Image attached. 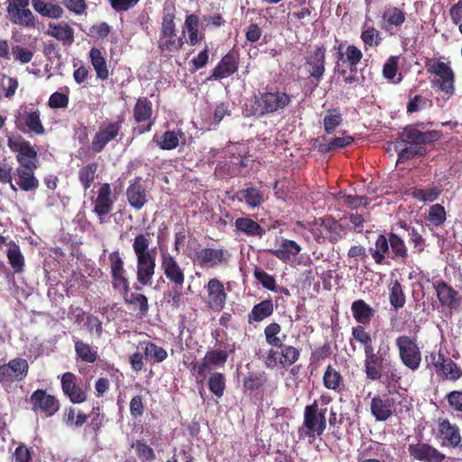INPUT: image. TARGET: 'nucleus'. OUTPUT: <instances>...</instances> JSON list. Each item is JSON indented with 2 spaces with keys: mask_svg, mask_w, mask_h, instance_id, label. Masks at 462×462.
<instances>
[{
  "mask_svg": "<svg viewBox=\"0 0 462 462\" xmlns=\"http://www.w3.org/2000/svg\"><path fill=\"white\" fill-rule=\"evenodd\" d=\"M185 134L180 129H178L177 131L168 130L162 135L153 136V142L156 143L159 148L167 151L176 149L180 141L185 143Z\"/></svg>",
  "mask_w": 462,
  "mask_h": 462,
  "instance_id": "nucleus-35",
  "label": "nucleus"
},
{
  "mask_svg": "<svg viewBox=\"0 0 462 462\" xmlns=\"http://www.w3.org/2000/svg\"><path fill=\"white\" fill-rule=\"evenodd\" d=\"M447 219L445 208L440 204H434L429 209L428 220L435 226H442Z\"/></svg>",
  "mask_w": 462,
  "mask_h": 462,
  "instance_id": "nucleus-62",
  "label": "nucleus"
},
{
  "mask_svg": "<svg viewBox=\"0 0 462 462\" xmlns=\"http://www.w3.org/2000/svg\"><path fill=\"white\" fill-rule=\"evenodd\" d=\"M133 117L134 121L139 124L137 128L139 134L151 131L154 123L152 120V103L148 97H143L137 98L134 106Z\"/></svg>",
  "mask_w": 462,
  "mask_h": 462,
  "instance_id": "nucleus-20",
  "label": "nucleus"
},
{
  "mask_svg": "<svg viewBox=\"0 0 462 462\" xmlns=\"http://www.w3.org/2000/svg\"><path fill=\"white\" fill-rule=\"evenodd\" d=\"M239 201H244L249 208H259L264 202L263 192L254 187H247L237 192Z\"/></svg>",
  "mask_w": 462,
  "mask_h": 462,
  "instance_id": "nucleus-44",
  "label": "nucleus"
},
{
  "mask_svg": "<svg viewBox=\"0 0 462 462\" xmlns=\"http://www.w3.org/2000/svg\"><path fill=\"white\" fill-rule=\"evenodd\" d=\"M235 226L238 232L244 233L249 236L262 237L264 234V229L262 226L250 217L236 218Z\"/></svg>",
  "mask_w": 462,
  "mask_h": 462,
  "instance_id": "nucleus-48",
  "label": "nucleus"
},
{
  "mask_svg": "<svg viewBox=\"0 0 462 462\" xmlns=\"http://www.w3.org/2000/svg\"><path fill=\"white\" fill-rule=\"evenodd\" d=\"M274 311L273 302L266 299L255 304L248 314V323L261 322L271 317Z\"/></svg>",
  "mask_w": 462,
  "mask_h": 462,
  "instance_id": "nucleus-42",
  "label": "nucleus"
},
{
  "mask_svg": "<svg viewBox=\"0 0 462 462\" xmlns=\"http://www.w3.org/2000/svg\"><path fill=\"white\" fill-rule=\"evenodd\" d=\"M354 341L359 343L364 347V353L374 348L372 335L365 329V325H356L351 328L350 346L355 351L356 346Z\"/></svg>",
  "mask_w": 462,
  "mask_h": 462,
  "instance_id": "nucleus-43",
  "label": "nucleus"
},
{
  "mask_svg": "<svg viewBox=\"0 0 462 462\" xmlns=\"http://www.w3.org/2000/svg\"><path fill=\"white\" fill-rule=\"evenodd\" d=\"M239 68V54L235 51H228L212 70L208 80H219L235 74Z\"/></svg>",
  "mask_w": 462,
  "mask_h": 462,
  "instance_id": "nucleus-24",
  "label": "nucleus"
},
{
  "mask_svg": "<svg viewBox=\"0 0 462 462\" xmlns=\"http://www.w3.org/2000/svg\"><path fill=\"white\" fill-rule=\"evenodd\" d=\"M390 240L388 235L380 234L373 246L368 248V252L374 262L378 265L389 264L390 259Z\"/></svg>",
  "mask_w": 462,
  "mask_h": 462,
  "instance_id": "nucleus-32",
  "label": "nucleus"
},
{
  "mask_svg": "<svg viewBox=\"0 0 462 462\" xmlns=\"http://www.w3.org/2000/svg\"><path fill=\"white\" fill-rule=\"evenodd\" d=\"M30 0H7L6 13L9 21L15 25L33 29L37 18L29 9Z\"/></svg>",
  "mask_w": 462,
  "mask_h": 462,
  "instance_id": "nucleus-12",
  "label": "nucleus"
},
{
  "mask_svg": "<svg viewBox=\"0 0 462 462\" xmlns=\"http://www.w3.org/2000/svg\"><path fill=\"white\" fill-rule=\"evenodd\" d=\"M425 67L428 73L437 77L433 83L441 92L449 96L455 93V72L448 63L432 61L429 59L425 62Z\"/></svg>",
  "mask_w": 462,
  "mask_h": 462,
  "instance_id": "nucleus-11",
  "label": "nucleus"
},
{
  "mask_svg": "<svg viewBox=\"0 0 462 462\" xmlns=\"http://www.w3.org/2000/svg\"><path fill=\"white\" fill-rule=\"evenodd\" d=\"M398 56H390L383 67V77L386 79L393 80L394 83L400 82L402 79V76L400 75L396 81L393 80L398 71Z\"/></svg>",
  "mask_w": 462,
  "mask_h": 462,
  "instance_id": "nucleus-63",
  "label": "nucleus"
},
{
  "mask_svg": "<svg viewBox=\"0 0 462 462\" xmlns=\"http://www.w3.org/2000/svg\"><path fill=\"white\" fill-rule=\"evenodd\" d=\"M351 311L353 318L358 325H369L375 314V310L362 299L352 302Z\"/></svg>",
  "mask_w": 462,
  "mask_h": 462,
  "instance_id": "nucleus-38",
  "label": "nucleus"
},
{
  "mask_svg": "<svg viewBox=\"0 0 462 462\" xmlns=\"http://www.w3.org/2000/svg\"><path fill=\"white\" fill-rule=\"evenodd\" d=\"M93 212L97 216L99 224L106 223L105 217L112 211L114 199L109 183H103L97 190V196L93 200Z\"/></svg>",
  "mask_w": 462,
  "mask_h": 462,
  "instance_id": "nucleus-23",
  "label": "nucleus"
},
{
  "mask_svg": "<svg viewBox=\"0 0 462 462\" xmlns=\"http://www.w3.org/2000/svg\"><path fill=\"white\" fill-rule=\"evenodd\" d=\"M76 355L86 363H95L98 358L97 350L80 339H74Z\"/></svg>",
  "mask_w": 462,
  "mask_h": 462,
  "instance_id": "nucleus-52",
  "label": "nucleus"
},
{
  "mask_svg": "<svg viewBox=\"0 0 462 462\" xmlns=\"http://www.w3.org/2000/svg\"><path fill=\"white\" fill-rule=\"evenodd\" d=\"M305 64L310 76L315 79L317 87L326 70V48L324 45L315 46L314 50L305 57Z\"/></svg>",
  "mask_w": 462,
  "mask_h": 462,
  "instance_id": "nucleus-21",
  "label": "nucleus"
},
{
  "mask_svg": "<svg viewBox=\"0 0 462 462\" xmlns=\"http://www.w3.org/2000/svg\"><path fill=\"white\" fill-rule=\"evenodd\" d=\"M327 409H319L318 401L307 405L303 413V424L299 428L300 439H312L321 436L327 428L326 420Z\"/></svg>",
  "mask_w": 462,
  "mask_h": 462,
  "instance_id": "nucleus-5",
  "label": "nucleus"
},
{
  "mask_svg": "<svg viewBox=\"0 0 462 462\" xmlns=\"http://www.w3.org/2000/svg\"><path fill=\"white\" fill-rule=\"evenodd\" d=\"M396 401L389 394H377L372 398L370 411L378 421H386L395 413Z\"/></svg>",
  "mask_w": 462,
  "mask_h": 462,
  "instance_id": "nucleus-22",
  "label": "nucleus"
},
{
  "mask_svg": "<svg viewBox=\"0 0 462 462\" xmlns=\"http://www.w3.org/2000/svg\"><path fill=\"white\" fill-rule=\"evenodd\" d=\"M150 239L143 234L137 235L133 243L136 256V277L142 285H151L155 273L156 258L154 251L149 249Z\"/></svg>",
  "mask_w": 462,
  "mask_h": 462,
  "instance_id": "nucleus-3",
  "label": "nucleus"
},
{
  "mask_svg": "<svg viewBox=\"0 0 462 462\" xmlns=\"http://www.w3.org/2000/svg\"><path fill=\"white\" fill-rule=\"evenodd\" d=\"M389 300L395 309H401L405 305L406 298L401 282L395 280L390 288Z\"/></svg>",
  "mask_w": 462,
  "mask_h": 462,
  "instance_id": "nucleus-60",
  "label": "nucleus"
},
{
  "mask_svg": "<svg viewBox=\"0 0 462 462\" xmlns=\"http://www.w3.org/2000/svg\"><path fill=\"white\" fill-rule=\"evenodd\" d=\"M441 138L437 130L421 132L413 125L406 126L400 135L404 147L398 151V162H404L415 157L427 155L426 144H433Z\"/></svg>",
  "mask_w": 462,
  "mask_h": 462,
  "instance_id": "nucleus-1",
  "label": "nucleus"
},
{
  "mask_svg": "<svg viewBox=\"0 0 462 462\" xmlns=\"http://www.w3.org/2000/svg\"><path fill=\"white\" fill-rule=\"evenodd\" d=\"M108 260L110 263L112 287L114 290L118 291L120 293L130 291V282L120 251L117 249L110 253Z\"/></svg>",
  "mask_w": 462,
  "mask_h": 462,
  "instance_id": "nucleus-15",
  "label": "nucleus"
},
{
  "mask_svg": "<svg viewBox=\"0 0 462 462\" xmlns=\"http://www.w3.org/2000/svg\"><path fill=\"white\" fill-rule=\"evenodd\" d=\"M9 249L7 250L8 263L14 269V273H20L23 271L24 267V257L21 253L20 247L17 244L11 241L9 244Z\"/></svg>",
  "mask_w": 462,
  "mask_h": 462,
  "instance_id": "nucleus-54",
  "label": "nucleus"
},
{
  "mask_svg": "<svg viewBox=\"0 0 462 462\" xmlns=\"http://www.w3.org/2000/svg\"><path fill=\"white\" fill-rule=\"evenodd\" d=\"M125 195L129 205L135 210H141L148 202L149 192L142 183L141 177L130 181Z\"/></svg>",
  "mask_w": 462,
  "mask_h": 462,
  "instance_id": "nucleus-29",
  "label": "nucleus"
},
{
  "mask_svg": "<svg viewBox=\"0 0 462 462\" xmlns=\"http://www.w3.org/2000/svg\"><path fill=\"white\" fill-rule=\"evenodd\" d=\"M228 349H210L208 350L200 362L191 363V373L195 375L197 383L202 384L207 378L208 373L214 369L223 367L230 354L235 353L234 345L229 346Z\"/></svg>",
  "mask_w": 462,
  "mask_h": 462,
  "instance_id": "nucleus-4",
  "label": "nucleus"
},
{
  "mask_svg": "<svg viewBox=\"0 0 462 462\" xmlns=\"http://www.w3.org/2000/svg\"><path fill=\"white\" fill-rule=\"evenodd\" d=\"M396 226L408 232L410 242L413 245L419 252H422L425 246V239L420 233L413 226H411L404 220H400L396 223Z\"/></svg>",
  "mask_w": 462,
  "mask_h": 462,
  "instance_id": "nucleus-58",
  "label": "nucleus"
},
{
  "mask_svg": "<svg viewBox=\"0 0 462 462\" xmlns=\"http://www.w3.org/2000/svg\"><path fill=\"white\" fill-rule=\"evenodd\" d=\"M61 390L72 403H83L87 401V392L78 384L77 376L66 372L60 378Z\"/></svg>",
  "mask_w": 462,
  "mask_h": 462,
  "instance_id": "nucleus-26",
  "label": "nucleus"
},
{
  "mask_svg": "<svg viewBox=\"0 0 462 462\" xmlns=\"http://www.w3.org/2000/svg\"><path fill=\"white\" fill-rule=\"evenodd\" d=\"M46 33L64 46H70L74 42V29L66 22L49 23Z\"/></svg>",
  "mask_w": 462,
  "mask_h": 462,
  "instance_id": "nucleus-33",
  "label": "nucleus"
},
{
  "mask_svg": "<svg viewBox=\"0 0 462 462\" xmlns=\"http://www.w3.org/2000/svg\"><path fill=\"white\" fill-rule=\"evenodd\" d=\"M383 23L381 24V28L392 33L393 28H399L404 23L406 14L399 7L393 6L383 12Z\"/></svg>",
  "mask_w": 462,
  "mask_h": 462,
  "instance_id": "nucleus-36",
  "label": "nucleus"
},
{
  "mask_svg": "<svg viewBox=\"0 0 462 462\" xmlns=\"http://www.w3.org/2000/svg\"><path fill=\"white\" fill-rule=\"evenodd\" d=\"M408 451L411 457L423 462H442L446 457L433 446L420 441L416 444H410Z\"/></svg>",
  "mask_w": 462,
  "mask_h": 462,
  "instance_id": "nucleus-28",
  "label": "nucleus"
},
{
  "mask_svg": "<svg viewBox=\"0 0 462 462\" xmlns=\"http://www.w3.org/2000/svg\"><path fill=\"white\" fill-rule=\"evenodd\" d=\"M28 362L21 357L14 358L7 364L0 365V383L10 384L14 382H21L28 374Z\"/></svg>",
  "mask_w": 462,
  "mask_h": 462,
  "instance_id": "nucleus-18",
  "label": "nucleus"
},
{
  "mask_svg": "<svg viewBox=\"0 0 462 462\" xmlns=\"http://www.w3.org/2000/svg\"><path fill=\"white\" fill-rule=\"evenodd\" d=\"M364 371L366 379L371 381H378L383 376V371L390 365V346L385 345L380 346L375 353L372 348L365 352Z\"/></svg>",
  "mask_w": 462,
  "mask_h": 462,
  "instance_id": "nucleus-6",
  "label": "nucleus"
},
{
  "mask_svg": "<svg viewBox=\"0 0 462 462\" xmlns=\"http://www.w3.org/2000/svg\"><path fill=\"white\" fill-rule=\"evenodd\" d=\"M90 62L97 73V78L101 80H106L109 77V71L106 60L97 48H91L89 51Z\"/></svg>",
  "mask_w": 462,
  "mask_h": 462,
  "instance_id": "nucleus-45",
  "label": "nucleus"
},
{
  "mask_svg": "<svg viewBox=\"0 0 462 462\" xmlns=\"http://www.w3.org/2000/svg\"><path fill=\"white\" fill-rule=\"evenodd\" d=\"M291 102V96L284 91H259L245 103L244 114L256 118L281 114Z\"/></svg>",
  "mask_w": 462,
  "mask_h": 462,
  "instance_id": "nucleus-2",
  "label": "nucleus"
},
{
  "mask_svg": "<svg viewBox=\"0 0 462 462\" xmlns=\"http://www.w3.org/2000/svg\"><path fill=\"white\" fill-rule=\"evenodd\" d=\"M394 343L402 365L411 371L418 370L421 363V351L417 338L401 335L395 338Z\"/></svg>",
  "mask_w": 462,
  "mask_h": 462,
  "instance_id": "nucleus-7",
  "label": "nucleus"
},
{
  "mask_svg": "<svg viewBox=\"0 0 462 462\" xmlns=\"http://www.w3.org/2000/svg\"><path fill=\"white\" fill-rule=\"evenodd\" d=\"M343 116L340 108H331L327 111L326 116L323 118V125L325 132L328 134L335 133L336 129L342 124Z\"/></svg>",
  "mask_w": 462,
  "mask_h": 462,
  "instance_id": "nucleus-56",
  "label": "nucleus"
},
{
  "mask_svg": "<svg viewBox=\"0 0 462 462\" xmlns=\"http://www.w3.org/2000/svg\"><path fill=\"white\" fill-rule=\"evenodd\" d=\"M125 303L132 305L134 310H138L139 317H144L148 314L149 303L145 295L140 293H122Z\"/></svg>",
  "mask_w": 462,
  "mask_h": 462,
  "instance_id": "nucleus-49",
  "label": "nucleus"
},
{
  "mask_svg": "<svg viewBox=\"0 0 462 462\" xmlns=\"http://www.w3.org/2000/svg\"><path fill=\"white\" fill-rule=\"evenodd\" d=\"M319 230L323 238L331 243H336L341 240L346 235L345 227L331 217L321 219Z\"/></svg>",
  "mask_w": 462,
  "mask_h": 462,
  "instance_id": "nucleus-31",
  "label": "nucleus"
},
{
  "mask_svg": "<svg viewBox=\"0 0 462 462\" xmlns=\"http://www.w3.org/2000/svg\"><path fill=\"white\" fill-rule=\"evenodd\" d=\"M360 38L364 43L365 50L372 47H377L382 42L380 32L374 26L366 27V24L363 27Z\"/></svg>",
  "mask_w": 462,
  "mask_h": 462,
  "instance_id": "nucleus-57",
  "label": "nucleus"
},
{
  "mask_svg": "<svg viewBox=\"0 0 462 462\" xmlns=\"http://www.w3.org/2000/svg\"><path fill=\"white\" fill-rule=\"evenodd\" d=\"M438 300L441 307L451 311H459L462 309V296L451 285L443 280L433 282Z\"/></svg>",
  "mask_w": 462,
  "mask_h": 462,
  "instance_id": "nucleus-17",
  "label": "nucleus"
},
{
  "mask_svg": "<svg viewBox=\"0 0 462 462\" xmlns=\"http://www.w3.org/2000/svg\"><path fill=\"white\" fill-rule=\"evenodd\" d=\"M438 437L441 446L450 448L462 447V438L457 425L452 424L448 419H442L438 424Z\"/></svg>",
  "mask_w": 462,
  "mask_h": 462,
  "instance_id": "nucleus-25",
  "label": "nucleus"
},
{
  "mask_svg": "<svg viewBox=\"0 0 462 462\" xmlns=\"http://www.w3.org/2000/svg\"><path fill=\"white\" fill-rule=\"evenodd\" d=\"M322 381L327 389L338 391L343 383V376L336 368L328 365L324 372Z\"/></svg>",
  "mask_w": 462,
  "mask_h": 462,
  "instance_id": "nucleus-55",
  "label": "nucleus"
},
{
  "mask_svg": "<svg viewBox=\"0 0 462 462\" xmlns=\"http://www.w3.org/2000/svg\"><path fill=\"white\" fill-rule=\"evenodd\" d=\"M161 268L171 283L178 287L183 286L185 270L168 251H163L161 254Z\"/></svg>",
  "mask_w": 462,
  "mask_h": 462,
  "instance_id": "nucleus-19",
  "label": "nucleus"
},
{
  "mask_svg": "<svg viewBox=\"0 0 462 462\" xmlns=\"http://www.w3.org/2000/svg\"><path fill=\"white\" fill-rule=\"evenodd\" d=\"M33 10L42 17L59 19L63 16V8L53 3H46L43 0H32Z\"/></svg>",
  "mask_w": 462,
  "mask_h": 462,
  "instance_id": "nucleus-41",
  "label": "nucleus"
},
{
  "mask_svg": "<svg viewBox=\"0 0 462 462\" xmlns=\"http://www.w3.org/2000/svg\"><path fill=\"white\" fill-rule=\"evenodd\" d=\"M268 383V376L265 372H249L243 379V389L245 393H258L263 392Z\"/></svg>",
  "mask_w": 462,
  "mask_h": 462,
  "instance_id": "nucleus-34",
  "label": "nucleus"
},
{
  "mask_svg": "<svg viewBox=\"0 0 462 462\" xmlns=\"http://www.w3.org/2000/svg\"><path fill=\"white\" fill-rule=\"evenodd\" d=\"M388 239L390 240V260L405 263L409 253L403 238L397 233L390 232Z\"/></svg>",
  "mask_w": 462,
  "mask_h": 462,
  "instance_id": "nucleus-37",
  "label": "nucleus"
},
{
  "mask_svg": "<svg viewBox=\"0 0 462 462\" xmlns=\"http://www.w3.org/2000/svg\"><path fill=\"white\" fill-rule=\"evenodd\" d=\"M446 400L457 418L462 420V391H452L446 395Z\"/></svg>",
  "mask_w": 462,
  "mask_h": 462,
  "instance_id": "nucleus-64",
  "label": "nucleus"
},
{
  "mask_svg": "<svg viewBox=\"0 0 462 462\" xmlns=\"http://www.w3.org/2000/svg\"><path fill=\"white\" fill-rule=\"evenodd\" d=\"M29 402L35 413L43 414L46 417H52L60 408L59 399L44 389L35 390L31 394Z\"/></svg>",
  "mask_w": 462,
  "mask_h": 462,
  "instance_id": "nucleus-14",
  "label": "nucleus"
},
{
  "mask_svg": "<svg viewBox=\"0 0 462 462\" xmlns=\"http://www.w3.org/2000/svg\"><path fill=\"white\" fill-rule=\"evenodd\" d=\"M124 118L103 124L95 134L91 142V150L95 153L101 152L106 144L116 139L122 128Z\"/></svg>",
  "mask_w": 462,
  "mask_h": 462,
  "instance_id": "nucleus-16",
  "label": "nucleus"
},
{
  "mask_svg": "<svg viewBox=\"0 0 462 462\" xmlns=\"http://www.w3.org/2000/svg\"><path fill=\"white\" fill-rule=\"evenodd\" d=\"M140 346L143 351L145 359L152 363H162L168 357L167 351L152 341H142L140 342Z\"/></svg>",
  "mask_w": 462,
  "mask_h": 462,
  "instance_id": "nucleus-47",
  "label": "nucleus"
},
{
  "mask_svg": "<svg viewBox=\"0 0 462 462\" xmlns=\"http://www.w3.org/2000/svg\"><path fill=\"white\" fill-rule=\"evenodd\" d=\"M334 49L337 51L335 55L337 61L341 62L342 65L346 64L351 71L356 70L364 56L359 48L354 44L346 45L345 42H340Z\"/></svg>",
  "mask_w": 462,
  "mask_h": 462,
  "instance_id": "nucleus-27",
  "label": "nucleus"
},
{
  "mask_svg": "<svg viewBox=\"0 0 462 462\" xmlns=\"http://www.w3.org/2000/svg\"><path fill=\"white\" fill-rule=\"evenodd\" d=\"M184 45V32L180 36L177 32L160 33L158 48L162 52H178Z\"/></svg>",
  "mask_w": 462,
  "mask_h": 462,
  "instance_id": "nucleus-40",
  "label": "nucleus"
},
{
  "mask_svg": "<svg viewBox=\"0 0 462 462\" xmlns=\"http://www.w3.org/2000/svg\"><path fill=\"white\" fill-rule=\"evenodd\" d=\"M37 169L16 168L14 174L18 177L16 185L23 191H35L40 185L39 180L35 177Z\"/></svg>",
  "mask_w": 462,
  "mask_h": 462,
  "instance_id": "nucleus-39",
  "label": "nucleus"
},
{
  "mask_svg": "<svg viewBox=\"0 0 462 462\" xmlns=\"http://www.w3.org/2000/svg\"><path fill=\"white\" fill-rule=\"evenodd\" d=\"M208 379V386L209 391L217 398H221L226 391V380L223 373L210 372Z\"/></svg>",
  "mask_w": 462,
  "mask_h": 462,
  "instance_id": "nucleus-51",
  "label": "nucleus"
},
{
  "mask_svg": "<svg viewBox=\"0 0 462 462\" xmlns=\"http://www.w3.org/2000/svg\"><path fill=\"white\" fill-rule=\"evenodd\" d=\"M15 127L24 134L42 135L45 128L41 120V112L33 106H20L14 116Z\"/></svg>",
  "mask_w": 462,
  "mask_h": 462,
  "instance_id": "nucleus-9",
  "label": "nucleus"
},
{
  "mask_svg": "<svg viewBox=\"0 0 462 462\" xmlns=\"http://www.w3.org/2000/svg\"><path fill=\"white\" fill-rule=\"evenodd\" d=\"M427 368H434L435 372L446 380L456 382L462 377V369L440 349L431 351L426 356Z\"/></svg>",
  "mask_w": 462,
  "mask_h": 462,
  "instance_id": "nucleus-8",
  "label": "nucleus"
},
{
  "mask_svg": "<svg viewBox=\"0 0 462 462\" xmlns=\"http://www.w3.org/2000/svg\"><path fill=\"white\" fill-rule=\"evenodd\" d=\"M7 144L10 150L15 153V159L19 163L17 168L38 169V152L29 141L19 135L9 138Z\"/></svg>",
  "mask_w": 462,
  "mask_h": 462,
  "instance_id": "nucleus-10",
  "label": "nucleus"
},
{
  "mask_svg": "<svg viewBox=\"0 0 462 462\" xmlns=\"http://www.w3.org/2000/svg\"><path fill=\"white\" fill-rule=\"evenodd\" d=\"M190 259L200 268H215L228 264L231 254L225 248L205 247L197 251Z\"/></svg>",
  "mask_w": 462,
  "mask_h": 462,
  "instance_id": "nucleus-13",
  "label": "nucleus"
},
{
  "mask_svg": "<svg viewBox=\"0 0 462 462\" xmlns=\"http://www.w3.org/2000/svg\"><path fill=\"white\" fill-rule=\"evenodd\" d=\"M282 332V327L277 322H272L263 329L266 343L273 346H282V339L279 337Z\"/></svg>",
  "mask_w": 462,
  "mask_h": 462,
  "instance_id": "nucleus-59",
  "label": "nucleus"
},
{
  "mask_svg": "<svg viewBox=\"0 0 462 462\" xmlns=\"http://www.w3.org/2000/svg\"><path fill=\"white\" fill-rule=\"evenodd\" d=\"M276 348L280 349V365L283 368L292 365L300 358V350L293 346L282 343V346Z\"/></svg>",
  "mask_w": 462,
  "mask_h": 462,
  "instance_id": "nucleus-50",
  "label": "nucleus"
},
{
  "mask_svg": "<svg viewBox=\"0 0 462 462\" xmlns=\"http://www.w3.org/2000/svg\"><path fill=\"white\" fill-rule=\"evenodd\" d=\"M206 290L208 292V306L215 311L222 310L227 298L223 282L217 278H212L206 285Z\"/></svg>",
  "mask_w": 462,
  "mask_h": 462,
  "instance_id": "nucleus-30",
  "label": "nucleus"
},
{
  "mask_svg": "<svg viewBox=\"0 0 462 462\" xmlns=\"http://www.w3.org/2000/svg\"><path fill=\"white\" fill-rule=\"evenodd\" d=\"M97 168V162H90L79 170L78 178L84 190L91 187L96 179Z\"/></svg>",
  "mask_w": 462,
  "mask_h": 462,
  "instance_id": "nucleus-53",
  "label": "nucleus"
},
{
  "mask_svg": "<svg viewBox=\"0 0 462 462\" xmlns=\"http://www.w3.org/2000/svg\"><path fill=\"white\" fill-rule=\"evenodd\" d=\"M273 255L286 263L300 252V246L294 241L283 239L277 249L270 251Z\"/></svg>",
  "mask_w": 462,
  "mask_h": 462,
  "instance_id": "nucleus-46",
  "label": "nucleus"
},
{
  "mask_svg": "<svg viewBox=\"0 0 462 462\" xmlns=\"http://www.w3.org/2000/svg\"><path fill=\"white\" fill-rule=\"evenodd\" d=\"M131 447L134 449L135 454L143 462H152L155 459V452L145 441L137 439Z\"/></svg>",
  "mask_w": 462,
  "mask_h": 462,
  "instance_id": "nucleus-61",
  "label": "nucleus"
}]
</instances>
